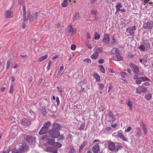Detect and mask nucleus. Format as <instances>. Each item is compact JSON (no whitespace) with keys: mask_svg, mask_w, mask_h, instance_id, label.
I'll return each mask as SVG.
<instances>
[{"mask_svg":"<svg viewBox=\"0 0 153 153\" xmlns=\"http://www.w3.org/2000/svg\"><path fill=\"white\" fill-rule=\"evenodd\" d=\"M20 148L18 150L16 149H13L12 151V153H22L23 151H25L28 149V146L25 143H23L22 144H20Z\"/></svg>","mask_w":153,"mask_h":153,"instance_id":"1","label":"nucleus"},{"mask_svg":"<svg viewBox=\"0 0 153 153\" xmlns=\"http://www.w3.org/2000/svg\"><path fill=\"white\" fill-rule=\"evenodd\" d=\"M38 16V14L37 12L32 13L28 17L29 19V20L28 21V23L27 25H26V26L29 25V23H30L36 21L37 19Z\"/></svg>","mask_w":153,"mask_h":153,"instance_id":"2","label":"nucleus"},{"mask_svg":"<svg viewBox=\"0 0 153 153\" xmlns=\"http://www.w3.org/2000/svg\"><path fill=\"white\" fill-rule=\"evenodd\" d=\"M23 17L24 19V22L23 23V26L22 27L23 28L25 29L26 27V25H27L28 23V19H27L26 14V10L25 7L23 6Z\"/></svg>","mask_w":153,"mask_h":153,"instance_id":"3","label":"nucleus"},{"mask_svg":"<svg viewBox=\"0 0 153 153\" xmlns=\"http://www.w3.org/2000/svg\"><path fill=\"white\" fill-rule=\"evenodd\" d=\"M25 138L27 137L26 141L29 143L31 144L32 146H34L35 143V138L34 137H32L27 135L24 136Z\"/></svg>","mask_w":153,"mask_h":153,"instance_id":"4","label":"nucleus"},{"mask_svg":"<svg viewBox=\"0 0 153 153\" xmlns=\"http://www.w3.org/2000/svg\"><path fill=\"white\" fill-rule=\"evenodd\" d=\"M50 135L52 138H56L60 135V132L58 130H55L54 129H51L49 132Z\"/></svg>","mask_w":153,"mask_h":153,"instance_id":"5","label":"nucleus"},{"mask_svg":"<svg viewBox=\"0 0 153 153\" xmlns=\"http://www.w3.org/2000/svg\"><path fill=\"white\" fill-rule=\"evenodd\" d=\"M68 35L72 36L76 33V30L73 28L72 25H70L68 27Z\"/></svg>","mask_w":153,"mask_h":153,"instance_id":"6","label":"nucleus"},{"mask_svg":"<svg viewBox=\"0 0 153 153\" xmlns=\"http://www.w3.org/2000/svg\"><path fill=\"white\" fill-rule=\"evenodd\" d=\"M120 147V146L116 145L115 143L113 142H109L108 144V147L110 150H114L115 149L117 151Z\"/></svg>","mask_w":153,"mask_h":153,"instance_id":"7","label":"nucleus"},{"mask_svg":"<svg viewBox=\"0 0 153 153\" xmlns=\"http://www.w3.org/2000/svg\"><path fill=\"white\" fill-rule=\"evenodd\" d=\"M137 28L136 26H134L129 27L126 29V31L129 33L131 36H133L134 33V31H135Z\"/></svg>","mask_w":153,"mask_h":153,"instance_id":"8","label":"nucleus"},{"mask_svg":"<svg viewBox=\"0 0 153 153\" xmlns=\"http://www.w3.org/2000/svg\"><path fill=\"white\" fill-rule=\"evenodd\" d=\"M110 37L109 34H105L102 40V42L105 44H108L110 42Z\"/></svg>","mask_w":153,"mask_h":153,"instance_id":"9","label":"nucleus"},{"mask_svg":"<svg viewBox=\"0 0 153 153\" xmlns=\"http://www.w3.org/2000/svg\"><path fill=\"white\" fill-rule=\"evenodd\" d=\"M153 27V22L152 21L145 23L143 25V27L146 29H150Z\"/></svg>","mask_w":153,"mask_h":153,"instance_id":"10","label":"nucleus"},{"mask_svg":"<svg viewBox=\"0 0 153 153\" xmlns=\"http://www.w3.org/2000/svg\"><path fill=\"white\" fill-rule=\"evenodd\" d=\"M42 139L43 140H48V143L53 146V143L55 141L53 139H49L48 138V135H45L42 137Z\"/></svg>","mask_w":153,"mask_h":153,"instance_id":"11","label":"nucleus"},{"mask_svg":"<svg viewBox=\"0 0 153 153\" xmlns=\"http://www.w3.org/2000/svg\"><path fill=\"white\" fill-rule=\"evenodd\" d=\"M136 93L140 94L141 92H145L147 91V89L145 87L139 86L136 89Z\"/></svg>","mask_w":153,"mask_h":153,"instance_id":"12","label":"nucleus"},{"mask_svg":"<svg viewBox=\"0 0 153 153\" xmlns=\"http://www.w3.org/2000/svg\"><path fill=\"white\" fill-rule=\"evenodd\" d=\"M21 123L24 126H29L31 124V122L30 120L26 118L23 119L22 120Z\"/></svg>","mask_w":153,"mask_h":153,"instance_id":"13","label":"nucleus"},{"mask_svg":"<svg viewBox=\"0 0 153 153\" xmlns=\"http://www.w3.org/2000/svg\"><path fill=\"white\" fill-rule=\"evenodd\" d=\"M130 66L132 69L133 71L136 74H137L139 72V68L137 66L133 64H131Z\"/></svg>","mask_w":153,"mask_h":153,"instance_id":"14","label":"nucleus"},{"mask_svg":"<svg viewBox=\"0 0 153 153\" xmlns=\"http://www.w3.org/2000/svg\"><path fill=\"white\" fill-rule=\"evenodd\" d=\"M46 151L48 152L56 153L57 152V149L54 147H48L46 148Z\"/></svg>","mask_w":153,"mask_h":153,"instance_id":"15","label":"nucleus"},{"mask_svg":"<svg viewBox=\"0 0 153 153\" xmlns=\"http://www.w3.org/2000/svg\"><path fill=\"white\" fill-rule=\"evenodd\" d=\"M5 15L6 18H9L13 17L14 14L12 11L8 10L5 11Z\"/></svg>","mask_w":153,"mask_h":153,"instance_id":"16","label":"nucleus"},{"mask_svg":"<svg viewBox=\"0 0 153 153\" xmlns=\"http://www.w3.org/2000/svg\"><path fill=\"white\" fill-rule=\"evenodd\" d=\"M49 128H47L45 126H43L42 127L40 130L39 132V134L40 135H42L47 133Z\"/></svg>","mask_w":153,"mask_h":153,"instance_id":"17","label":"nucleus"},{"mask_svg":"<svg viewBox=\"0 0 153 153\" xmlns=\"http://www.w3.org/2000/svg\"><path fill=\"white\" fill-rule=\"evenodd\" d=\"M113 58L114 60L117 61H120L123 59V57L119 54H117L113 56Z\"/></svg>","mask_w":153,"mask_h":153,"instance_id":"18","label":"nucleus"},{"mask_svg":"<svg viewBox=\"0 0 153 153\" xmlns=\"http://www.w3.org/2000/svg\"><path fill=\"white\" fill-rule=\"evenodd\" d=\"M94 50L96 53L98 54L102 52L103 51V49L102 47H98L96 46L94 48Z\"/></svg>","mask_w":153,"mask_h":153,"instance_id":"19","label":"nucleus"},{"mask_svg":"<svg viewBox=\"0 0 153 153\" xmlns=\"http://www.w3.org/2000/svg\"><path fill=\"white\" fill-rule=\"evenodd\" d=\"M109 117L110 118V121L111 124L113 123L114 121L115 120L116 118L113 116L112 113H110L109 114Z\"/></svg>","mask_w":153,"mask_h":153,"instance_id":"20","label":"nucleus"},{"mask_svg":"<svg viewBox=\"0 0 153 153\" xmlns=\"http://www.w3.org/2000/svg\"><path fill=\"white\" fill-rule=\"evenodd\" d=\"M99 144H96L93 147V150L94 153L97 152L99 150Z\"/></svg>","mask_w":153,"mask_h":153,"instance_id":"21","label":"nucleus"},{"mask_svg":"<svg viewBox=\"0 0 153 153\" xmlns=\"http://www.w3.org/2000/svg\"><path fill=\"white\" fill-rule=\"evenodd\" d=\"M137 130L136 133V136L138 137L141 136V131L140 127H137Z\"/></svg>","mask_w":153,"mask_h":153,"instance_id":"22","label":"nucleus"},{"mask_svg":"<svg viewBox=\"0 0 153 153\" xmlns=\"http://www.w3.org/2000/svg\"><path fill=\"white\" fill-rule=\"evenodd\" d=\"M60 128V125L58 123H54L53 125V128L55 130H58Z\"/></svg>","mask_w":153,"mask_h":153,"instance_id":"23","label":"nucleus"},{"mask_svg":"<svg viewBox=\"0 0 153 153\" xmlns=\"http://www.w3.org/2000/svg\"><path fill=\"white\" fill-rule=\"evenodd\" d=\"M87 142L84 141L83 143H82L79 149V152H81L83 149L87 144Z\"/></svg>","mask_w":153,"mask_h":153,"instance_id":"24","label":"nucleus"},{"mask_svg":"<svg viewBox=\"0 0 153 153\" xmlns=\"http://www.w3.org/2000/svg\"><path fill=\"white\" fill-rule=\"evenodd\" d=\"M118 136L119 137L122 138L123 140L125 141H127V139L122 133H119L118 134Z\"/></svg>","mask_w":153,"mask_h":153,"instance_id":"25","label":"nucleus"},{"mask_svg":"<svg viewBox=\"0 0 153 153\" xmlns=\"http://www.w3.org/2000/svg\"><path fill=\"white\" fill-rule=\"evenodd\" d=\"M120 75L121 77L123 78H127L128 77L127 74L125 72H121L120 73Z\"/></svg>","mask_w":153,"mask_h":153,"instance_id":"26","label":"nucleus"},{"mask_svg":"<svg viewBox=\"0 0 153 153\" xmlns=\"http://www.w3.org/2000/svg\"><path fill=\"white\" fill-rule=\"evenodd\" d=\"M152 95L150 94H146L145 95V99L147 100H149L152 98Z\"/></svg>","mask_w":153,"mask_h":153,"instance_id":"27","label":"nucleus"},{"mask_svg":"<svg viewBox=\"0 0 153 153\" xmlns=\"http://www.w3.org/2000/svg\"><path fill=\"white\" fill-rule=\"evenodd\" d=\"M68 3V0H64L61 4V6L62 7H66Z\"/></svg>","mask_w":153,"mask_h":153,"instance_id":"28","label":"nucleus"},{"mask_svg":"<svg viewBox=\"0 0 153 153\" xmlns=\"http://www.w3.org/2000/svg\"><path fill=\"white\" fill-rule=\"evenodd\" d=\"M53 146L56 148H57L61 147L62 146V145L59 142H56L53 143Z\"/></svg>","mask_w":153,"mask_h":153,"instance_id":"29","label":"nucleus"},{"mask_svg":"<svg viewBox=\"0 0 153 153\" xmlns=\"http://www.w3.org/2000/svg\"><path fill=\"white\" fill-rule=\"evenodd\" d=\"M48 57V55L46 54L44 56H42L39 58V60L40 62L46 59Z\"/></svg>","mask_w":153,"mask_h":153,"instance_id":"30","label":"nucleus"},{"mask_svg":"<svg viewBox=\"0 0 153 153\" xmlns=\"http://www.w3.org/2000/svg\"><path fill=\"white\" fill-rule=\"evenodd\" d=\"M122 4L120 3H118L116 5V8L117 11H120V8L122 7Z\"/></svg>","mask_w":153,"mask_h":153,"instance_id":"31","label":"nucleus"},{"mask_svg":"<svg viewBox=\"0 0 153 153\" xmlns=\"http://www.w3.org/2000/svg\"><path fill=\"white\" fill-rule=\"evenodd\" d=\"M139 49L140 51H147V49L145 48L144 45H140L139 47Z\"/></svg>","mask_w":153,"mask_h":153,"instance_id":"32","label":"nucleus"},{"mask_svg":"<svg viewBox=\"0 0 153 153\" xmlns=\"http://www.w3.org/2000/svg\"><path fill=\"white\" fill-rule=\"evenodd\" d=\"M100 38V36L99 34L97 32H96L94 34V38L95 40H97L99 39Z\"/></svg>","mask_w":153,"mask_h":153,"instance_id":"33","label":"nucleus"},{"mask_svg":"<svg viewBox=\"0 0 153 153\" xmlns=\"http://www.w3.org/2000/svg\"><path fill=\"white\" fill-rule=\"evenodd\" d=\"M111 52L112 53L116 55L118 53V50L117 48H114L112 49Z\"/></svg>","mask_w":153,"mask_h":153,"instance_id":"34","label":"nucleus"},{"mask_svg":"<svg viewBox=\"0 0 153 153\" xmlns=\"http://www.w3.org/2000/svg\"><path fill=\"white\" fill-rule=\"evenodd\" d=\"M98 54L96 53H94L92 55H91V57L93 59H96L98 56Z\"/></svg>","mask_w":153,"mask_h":153,"instance_id":"35","label":"nucleus"},{"mask_svg":"<svg viewBox=\"0 0 153 153\" xmlns=\"http://www.w3.org/2000/svg\"><path fill=\"white\" fill-rule=\"evenodd\" d=\"M142 82L141 76L138 79L136 80L135 82L137 84H140Z\"/></svg>","mask_w":153,"mask_h":153,"instance_id":"36","label":"nucleus"},{"mask_svg":"<svg viewBox=\"0 0 153 153\" xmlns=\"http://www.w3.org/2000/svg\"><path fill=\"white\" fill-rule=\"evenodd\" d=\"M42 112L43 115L45 116L47 113V111L45 107H43L42 109Z\"/></svg>","mask_w":153,"mask_h":153,"instance_id":"37","label":"nucleus"},{"mask_svg":"<svg viewBox=\"0 0 153 153\" xmlns=\"http://www.w3.org/2000/svg\"><path fill=\"white\" fill-rule=\"evenodd\" d=\"M141 78L142 79V82H144L146 81H150V79L146 77H142Z\"/></svg>","mask_w":153,"mask_h":153,"instance_id":"38","label":"nucleus"},{"mask_svg":"<svg viewBox=\"0 0 153 153\" xmlns=\"http://www.w3.org/2000/svg\"><path fill=\"white\" fill-rule=\"evenodd\" d=\"M51 124L50 122H47L43 126H45V127H46V128H49V127L51 126Z\"/></svg>","mask_w":153,"mask_h":153,"instance_id":"39","label":"nucleus"},{"mask_svg":"<svg viewBox=\"0 0 153 153\" xmlns=\"http://www.w3.org/2000/svg\"><path fill=\"white\" fill-rule=\"evenodd\" d=\"M127 105L128 106H129L130 110H131L132 109V102H131L129 101L127 103Z\"/></svg>","mask_w":153,"mask_h":153,"instance_id":"40","label":"nucleus"},{"mask_svg":"<svg viewBox=\"0 0 153 153\" xmlns=\"http://www.w3.org/2000/svg\"><path fill=\"white\" fill-rule=\"evenodd\" d=\"M140 62L142 63H144L146 62V58L144 57L142 59H140Z\"/></svg>","mask_w":153,"mask_h":153,"instance_id":"41","label":"nucleus"},{"mask_svg":"<svg viewBox=\"0 0 153 153\" xmlns=\"http://www.w3.org/2000/svg\"><path fill=\"white\" fill-rule=\"evenodd\" d=\"M79 17V13H77L75 14L74 18V20H75L77 19Z\"/></svg>","mask_w":153,"mask_h":153,"instance_id":"42","label":"nucleus"},{"mask_svg":"<svg viewBox=\"0 0 153 153\" xmlns=\"http://www.w3.org/2000/svg\"><path fill=\"white\" fill-rule=\"evenodd\" d=\"M145 47L146 49H147V51L148 50V49L149 48L150 46V44L149 43H147L144 44Z\"/></svg>","mask_w":153,"mask_h":153,"instance_id":"43","label":"nucleus"},{"mask_svg":"<svg viewBox=\"0 0 153 153\" xmlns=\"http://www.w3.org/2000/svg\"><path fill=\"white\" fill-rule=\"evenodd\" d=\"M99 67L100 68L102 73H105V70L103 66L102 65H99Z\"/></svg>","mask_w":153,"mask_h":153,"instance_id":"44","label":"nucleus"},{"mask_svg":"<svg viewBox=\"0 0 153 153\" xmlns=\"http://www.w3.org/2000/svg\"><path fill=\"white\" fill-rule=\"evenodd\" d=\"M14 87V85L13 84H11V85L10 86V90L9 91V92L12 94L13 93V88Z\"/></svg>","mask_w":153,"mask_h":153,"instance_id":"45","label":"nucleus"},{"mask_svg":"<svg viewBox=\"0 0 153 153\" xmlns=\"http://www.w3.org/2000/svg\"><path fill=\"white\" fill-rule=\"evenodd\" d=\"M94 76L96 78L97 80H99L100 79V76L97 74H94Z\"/></svg>","mask_w":153,"mask_h":153,"instance_id":"46","label":"nucleus"},{"mask_svg":"<svg viewBox=\"0 0 153 153\" xmlns=\"http://www.w3.org/2000/svg\"><path fill=\"white\" fill-rule=\"evenodd\" d=\"M58 141H61L63 140L64 139V137L63 135H59L58 136Z\"/></svg>","mask_w":153,"mask_h":153,"instance_id":"47","label":"nucleus"},{"mask_svg":"<svg viewBox=\"0 0 153 153\" xmlns=\"http://www.w3.org/2000/svg\"><path fill=\"white\" fill-rule=\"evenodd\" d=\"M85 126V123H82L80 127L79 128V129L80 130L84 128Z\"/></svg>","mask_w":153,"mask_h":153,"instance_id":"48","label":"nucleus"},{"mask_svg":"<svg viewBox=\"0 0 153 153\" xmlns=\"http://www.w3.org/2000/svg\"><path fill=\"white\" fill-rule=\"evenodd\" d=\"M75 152L74 148V147H72L71 148V149H70L69 152V153H74Z\"/></svg>","mask_w":153,"mask_h":153,"instance_id":"49","label":"nucleus"},{"mask_svg":"<svg viewBox=\"0 0 153 153\" xmlns=\"http://www.w3.org/2000/svg\"><path fill=\"white\" fill-rule=\"evenodd\" d=\"M99 88L101 89H103L104 88V85L103 84H99Z\"/></svg>","mask_w":153,"mask_h":153,"instance_id":"50","label":"nucleus"},{"mask_svg":"<svg viewBox=\"0 0 153 153\" xmlns=\"http://www.w3.org/2000/svg\"><path fill=\"white\" fill-rule=\"evenodd\" d=\"M52 62L51 61H50L48 63V65L47 66V69H48V70H49V69H50V66H51V65L52 64Z\"/></svg>","mask_w":153,"mask_h":153,"instance_id":"51","label":"nucleus"},{"mask_svg":"<svg viewBox=\"0 0 153 153\" xmlns=\"http://www.w3.org/2000/svg\"><path fill=\"white\" fill-rule=\"evenodd\" d=\"M83 61L85 62L86 61L88 63H91V60L90 59H85L83 60Z\"/></svg>","mask_w":153,"mask_h":153,"instance_id":"52","label":"nucleus"},{"mask_svg":"<svg viewBox=\"0 0 153 153\" xmlns=\"http://www.w3.org/2000/svg\"><path fill=\"white\" fill-rule=\"evenodd\" d=\"M76 48V46L75 45H72L71 47V49L72 50H74Z\"/></svg>","mask_w":153,"mask_h":153,"instance_id":"53","label":"nucleus"},{"mask_svg":"<svg viewBox=\"0 0 153 153\" xmlns=\"http://www.w3.org/2000/svg\"><path fill=\"white\" fill-rule=\"evenodd\" d=\"M11 63V62L10 60H8L7 62V69L9 68V67L10 66V64Z\"/></svg>","mask_w":153,"mask_h":153,"instance_id":"54","label":"nucleus"},{"mask_svg":"<svg viewBox=\"0 0 153 153\" xmlns=\"http://www.w3.org/2000/svg\"><path fill=\"white\" fill-rule=\"evenodd\" d=\"M131 129V127H128L125 130L126 132H128L130 131Z\"/></svg>","mask_w":153,"mask_h":153,"instance_id":"55","label":"nucleus"},{"mask_svg":"<svg viewBox=\"0 0 153 153\" xmlns=\"http://www.w3.org/2000/svg\"><path fill=\"white\" fill-rule=\"evenodd\" d=\"M56 101L57 103V105L58 106L60 102H59V98L58 97H56Z\"/></svg>","mask_w":153,"mask_h":153,"instance_id":"56","label":"nucleus"},{"mask_svg":"<svg viewBox=\"0 0 153 153\" xmlns=\"http://www.w3.org/2000/svg\"><path fill=\"white\" fill-rule=\"evenodd\" d=\"M104 62V60L103 59H100L98 61V62L99 64H102Z\"/></svg>","mask_w":153,"mask_h":153,"instance_id":"57","label":"nucleus"},{"mask_svg":"<svg viewBox=\"0 0 153 153\" xmlns=\"http://www.w3.org/2000/svg\"><path fill=\"white\" fill-rule=\"evenodd\" d=\"M57 88L59 92L61 94H62V93L63 92V91L62 90L61 88H59V87H57Z\"/></svg>","mask_w":153,"mask_h":153,"instance_id":"58","label":"nucleus"},{"mask_svg":"<svg viewBox=\"0 0 153 153\" xmlns=\"http://www.w3.org/2000/svg\"><path fill=\"white\" fill-rule=\"evenodd\" d=\"M117 126V124L116 123H115L114 124H111V126L113 128H115Z\"/></svg>","mask_w":153,"mask_h":153,"instance_id":"59","label":"nucleus"},{"mask_svg":"<svg viewBox=\"0 0 153 153\" xmlns=\"http://www.w3.org/2000/svg\"><path fill=\"white\" fill-rule=\"evenodd\" d=\"M64 67L63 66H60V68L59 71L58 72V73H59L61 72L62 71V70L64 69Z\"/></svg>","mask_w":153,"mask_h":153,"instance_id":"60","label":"nucleus"},{"mask_svg":"<svg viewBox=\"0 0 153 153\" xmlns=\"http://www.w3.org/2000/svg\"><path fill=\"white\" fill-rule=\"evenodd\" d=\"M143 130L145 134H146L147 132V131L146 127H144L143 128Z\"/></svg>","mask_w":153,"mask_h":153,"instance_id":"61","label":"nucleus"},{"mask_svg":"<svg viewBox=\"0 0 153 153\" xmlns=\"http://www.w3.org/2000/svg\"><path fill=\"white\" fill-rule=\"evenodd\" d=\"M112 88V87L111 85H110L109 86L108 89V93H109L110 92V91H111Z\"/></svg>","mask_w":153,"mask_h":153,"instance_id":"62","label":"nucleus"},{"mask_svg":"<svg viewBox=\"0 0 153 153\" xmlns=\"http://www.w3.org/2000/svg\"><path fill=\"white\" fill-rule=\"evenodd\" d=\"M87 46L88 47V48L90 49H91L92 48L91 44L90 43H88Z\"/></svg>","mask_w":153,"mask_h":153,"instance_id":"63","label":"nucleus"},{"mask_svg":"<svg viewBox=\"0 0 153 153\" xmlns=\"http://www.w3.org/2000/svg\"><path fill=\"white\" fill-rule=\"evenodd\" d=\"M138 78V76L137 75H135L134 76V79H135L137 80Z\"/></svg>","mask_w":153,"mask_h":153,"instance_id":"64","label":"nucleus"}]
</instances>
